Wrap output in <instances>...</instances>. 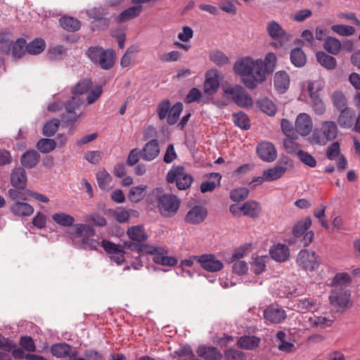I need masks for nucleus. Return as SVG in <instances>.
Listing matches in <instances>:
<instances>
[{
    "label": "nucleus",
    "instance_id": "nucleus-1",
    "mask_svg": "<svg viewBox=\"0 0 360 360\" xmlns=\"http://www.w3.org/2000/svg\"><path fill=\"white\" fill-rule=\"evenodd\" d=\"M50 351L54 356L57 358L68 357V360H106L102 354L91 349L84 351V357H78V352L72 351V347L65 342L53 345Z\"/></svg>",
    "mask_w": 360,
    "mask_h": 360
},
{
    "label": "nucleus",
    "instance_id": "nucleus-2",
    "mask_svg": "<svg viewBox=\"0 0 360 360\" xmlns=\"http://www.w3.org/2000/svg\"><path fill=\"white\" fill-rule=\"evenodd\" d=\"M73 238L77 245L84 250H97L100 243L91 238L95 235L94 229L89 224H74Z\"/></svg>",
    "mask_w": 360,
    "mask_h": 360
},
{
    "label": "nucleus",
    "instance_id": "nucleus-3",
    "mask_svg": "<svg viewBox=\"0 0 360 360\" xmlns=\"http://www.w3.org/2000/svg\"><path fill=\"white\" fill-rule=\"evenodd\" d=\"M92 86V82L89 79H84L80 81L74 86L72 90V96L70 100L65 103V110L69 114H73V119H77L81 114L77 115L76 110L79 108L84 103L82 94L87 92Z\"/></svg>",
    "mask_w": 360,
    "mask_h": 360
},
{
    "label": "nucleus",
    "instance_id": "nucleus-4",
    "mask_svg": "<svg viewBox=\"0 0 360 360\" xmlns=\"http://www.w3.org/2000/svg\"><path fill=\"white\" fill-rule=\"evenodd\" d=\"M338 133L337 124L333 121H324L321 123V131H314L310 137L312 144L325 146L328 142L336 139Z\"/></svg>",
    "mask_w": 360,
    "mask_h": 360
},
{
    "label": "nucleus",
    "instance_id": "nucleus-5",
    "mask_svg": "<svg viewBox=\"0 0 360 360\" xmlns=\"http://www.w3.org/2000/svg\"><path fill=\"white\" fill-rule=\"evenodd\" d=\"M329 301L332 307L339 312L347 310L352 305L351 292L347 288H333Z\"/></svg>",
    "mask_w": 360,
    "mask_h": 360
},
{
    "label": "nucleus",
    "instance_id": "nucleus-6",
    "mask_svg": "<svg viewBox=\"0 0 360 360\" xmlns=\"http://www.w3.org/2000/svg\"><path fill=\"white\" fill-rule=\"evenodd\" d=\"M266 32L269 37L273 40L271 46L278 49L286 45L292 39V35L286 32L281 25L275 20H271L266 24Z\"/></svg>",
    "mask_w": 360,
    "mask_h": 360
},
{
    "label": "nucleus",
    "instance_id": "nucleus-7",
    "mask_svg": "<svg viewBox=\"0 0 360 360\" xmlns=\"http://www.w3.org/2000/svg\"><path fill=\"white\" fill-rule=\"evenodd\" d=\"M167 181L169 184L175 182L179 190H186L191 186L193 179L184 167L174 165L167 174Z\"/></svg>",
    "mask_w": 360,
    "mask_h": 360
},
{
    "label": "nucleus",
    "instance_id": "nucleus-8",
    "mask_svg": "<svg viewBox=\"0 0 360 360\" xmlns=\"http://www.w3.org/2000/svg\"><path fill=\"white\" fill-rule=\"evenodd\" d=\"M224 92L231 95L233 101L239 107L248 108L253 105L254 101L245 89L240 86H229L224 87Z\"/></svg>",
    "mask_w": 360,
    "mask_h": 360
},
{
    "label": "nucleus",
    "instance_id": "nucleus-9",
    "mask_svg": "<svg viewBox=\"0 0 360 360\" xmlns=\"http://www.w3.org/2000/svg\"><path fill=\"white\" fill-rule=\"evenodd\" d=\"M147 249V254L153 256V260L155 264L166 266H174L178 262L176 257L167 256L169 251L166 247L151 245Z\"/></svg>",
    "mask_w": 360,
    "mask_h": 360
},
{
    "label": "nucleus",
    "instance_id": "nucleus-10",
    "mask_svg": "<svg viewBox=\"0 0 360 360\" xmlns=\"http://www.w3.org/2000/svg\"><path fill=\"white\" fill-rule=\"evenodd\" d=\"M297 262L304 269L309 271H314L319 266V257L315 252L309 250H302L299 252Z\"/></svg>",
    "mask_w": 360,
    "mask_h": 360
},
{
    "label": "nucleus",
    "instance_id": "nucleus-11",
    "mask_svg": "<svg viewBox=\"0 0 360 360\" xmlns=\"http://www.w3.org/2000/svg\"><path fill=\"white\" fill-rule=\"evenodd\" d=\"M101 246L104 250L110 255V259L117 265H121L124 262L125 252L122 246L111 243L109 240H103L101 242Z\"/></svg>",
    "mask_w": 360,
    "mask_h": 360
},
{
    "label": "nucleus",
    "instance_id": "nucleus-12",
    "mask_svg": "<svg viewBox=\"0 0 360 360\" xmlns=\"http://www.w3.org/2000/svg\"><path fill=\"white\" fill-rule=\"evenodd\" d=\"M180 200L174 195L165 194L161 196L158 201V208L162 214L167 213H175L180 206Z\"/></svg>",
    "mask_w": 360,
    "mask_h": 360
},
{
    "label": "nucleus",
    "instance_id": "nucleus-13",
    "mask_svg": "<svg viewBox=\"0 0 360 360\" xmlns=\"http://www.w3.org/2000/svg\"><path fill=\"white\" fill-rule=\"evenodd\" d=\"M196 261L200 264L202 269L207 271L216 272L224 267L222 262L218 259L215 255L205 254L200 256H194Z\"/></svg>",
    "mask_w": 360,
    "mask_h": 360
},
{
    "label": "nucleus",
    "instance_id": "nucleus-14",
    "mask_svg": "<svg viewBox=\"0 0 360 360\" xmlns=\"http://www.w3.org/2000/svg\"><path fill=\"white\" fill-rule=\"evenodd\" d=\"M295 127L297 136H307L310 134L313 127L311 117L307 113L299 114L295 120Z\"/></svg>",
    "mask_w": 360,
    "mask_h": 360
},
{
    "label": "nucleus",
    "instance_id": "nucleus-15",
    "mask_svg": "<svg viewBox=\"0 0 360 360\" xmlns=\"http://www.w3.org/2000/svg\"><path fill=\"white\" fill-rule=\"evenodd\" d=\"M264 317L271 323H280L287 317L285 310L278 305H270L264 311Z\"/></svg>",
    "mask_w": 360,
    "mask_h": 360
},
{
    "label": "nucleus",
    "instance_id": "nucleus-16",
    "mask_svg": "<svg viewBox=\"0 0 360 360\" xmlns=\"http://www.w3.org/2000/svg\"><path fill=\"white\" fill-rule=\"evenodd\" d=\"M257 153L261 160L267 162L274 161L277 157L274 146L267 141L262 142L257 146Z\"/></svg>",
    "mask_w": 360,
    "mask_h": 360
},
{
    "label": "nucleus",
    "instance_id": "nucleus-17",
    "mask_svg": "<svg viewBox=\"0 0 360 360\" xmlns=\"http://www.w3.org/2000/svg\"><path fill=\"white\" fill-rule=\"evenodd\" d=\"M207 216V210L200 205L193 207L186 214L185 221L189 224H198L202 223Z\"/></svg>",
    "mask_w": 360,
    "mask_h": 360
},
{
    "label": "nucleus",
    "instance_id": "nucleus-18",
    "mask_svg": "<svg viewBox=\"0 0 360 360\" xmlns=\"http://www.w3.org/2000/svg\"><path fill=\"white\" fill-rule=\"evenodd\" d=\"M160 149L158 140L153 139L146 143L141 150V158L146 161L155 160L160 154Z\"/></svg>",
    "mask_w": 360,
    "mask_h": 360
},
{
    "label": "nucleus",
    "instance_id": "nucleus-19",
    "mask_svg": "<svg viewBox=\"0 0 360 360\" xmlns=\"http://www.w3.org/2000/svg\"><path fill=\"white\" fill-rule=\"evenodd\" d=\"M269 255L274 260L278 262H284L289 259L290 250L288 245L277 243L270 248Z\"/></svg>",
    "mask_w": 360,
    "mask_h": 360
},
{
    "label": "nucleus",
    "instance_id": "nucleus-20",
    "mask_svg": "<svg viewBox=\"0 0 360 360\" xmlns=\"http://www.w3.org/2000/svg\"><path fill=\"white\" fill-rule=\"evenodd\" d=\"M304 321L307 324V326L316 329H323L330 326L333 323L332 319L314 314L305 316Z\"/></svg>",
    "mask_w": 360,
    "mask_h": 360
},
{
    "label": "nucleus",
    "instance_id": "nucleus-21",
    "mask_svg": "<svg viewBox=\"0 0 360 360\" xmlns=\"http://www.w3.org/2000/svg\"><path fill=\"white\" fill-rule=\"evenodd\" d=\"M255 60L250 57H244L238 60L234 65V71L241 76H250Z\"/></svg>",
    "mask_w": 360,
    "mask_h": 360
},
{
    "label": "nucleus",
    "instance_id": "nucleus-22",
    "mask_svg": "<svg viewBox=\"0 0 360 360\" xmlns=\"http://www.w3.org/2000/svg\"><path fill=\"white\" fill-rule=\"evenodd\" d=\"M198 356L205 360H220L221 353L214 347L201 345L196 350Z\"/></svg>",
    "mask_w": 360,
    "mask_h": 360
},
{
    "label": "nucleus",
    "instance_id": "nucleus-23",
    "mask_svg": "<svg viewBox=\"0 0 360 360\" xmlns=\"http://www.w3.org/2000/svg\"><path fill=\"white\" fill-rule=\"evenodd\" d=\"M243 215L252 219L259 217L262 209L261 204L254 200H249L242 204Z\"/></svg>",
    "mask_w": 360,
    "mask_h": 360
},
{
    "label": "nucleus",
    "instance_id": "nucleus-24",
    "mask_svg": "<svg viewBox=\"0 0 360 360\" xmlns=\"http://www.w3.org/2000/svg\"><path fill=\"white\" fill-rule=\"evenodd\" d=\"M274 86L281 94L285 93L290 85V77L285 71L277 72L274 75Z\"/></svg>",
    "mask_w": 360,
    "mask_h": 360
},
{
    "label": "nucleus",
    "instance_id": "nucleus-25",
    "mask_svg": "<svg viewBox=\"0 0 360 360\" xmlns=\"http://www.w3.org/2000/svg\"><path fill=\"white\" fill-rule=\"evenodd\" d=\"M340 112L338 123L342 128H350L354 124L355 112L352 108H347Z\"/></svg>",
    "mask_w": 360,
    "mask_h": 360
},
{
    "label": "nucleus",
    "instance_id": "nucleus-26",
    "mask_svg": "<svg viewBox=\"0 0 360 360\" xmlns=\"http://www.w3.org/2000/svg\"><path fill=\"white\" fill-rule=\"evenodd\" d=\"M12 185L19 189H23L27 183V176L25 171L22 167L15 168L11 176Z\"/></svg>",
    "mask_w": 360,
    "mask_h": 360
},
{
    "label": "nucleus",
    "instance_id": "nucleus-27",
    "mask_svg": "<svg viewBox=\"0 0 360 360\" xmlns=\"http://www.w3.org/2000/svg\"><path fill=\"white\" fill-rule=\"evenodd\" d=\"M11 212L17 216H30L34 212V208L25 202L16 201L11 206Z\"/></svg>",
    "mask_w": 360,
    "mask_h": 360
},
{
    "label": "nucleus",
    "instance_id": "nucleus-28",
    "mask_svg": "<svg viewBox=\"0 0 360 360\" xmlns=\"http://www.w3.org/2000/svg\"><path fill=\"white\" fill-rule=\"evenodd\" d=\"M287 168L283 165H275L273 167L265 169L264 172L265 181H274L282 177L286 172Z\"/></svg>",
    "mask_w": 360,
    "mask_h": 360
},
{
    "label": "nucleus",
    "instance_id": "nucleus-29",
    "mask_svg": "<svg viewBox=\"0 0 360 360\" xmlns=\"http://www.w3.org/2000/svg\"><path fill=\"white\" fill-rule=\"evenodd\" d=\"M39 154L35 150H30L25 152L20 158L21 164L27 168L34 167L39 161Z\"/></svg>",
    "mask_w": 360,
    "mask_h": 360
},
{
    "label": "nucleus",
    "instance_id": "nucleus-30",
    "mask_svg": "<svg viewBox=\"0 0 360 360\" xmlns=\"http://www.w3.org/2000/svg\"><path fill=\"white\" fill-rule=\"evenodd\" d=\"M260 342L261 339L258 337L245 335L238 340L237 345L241 349L251 350L257 348Z\"/></svg>",
    "mask_w": 360,
    "mask_h": 360
},
{
    "label": "nucleus",
    "instance_id": "nucleus-31",
    "mask_svg": "<svg viewBox=\"0 0 360 360\" xmlns=\"http://www.w3.org/2000/svg\"><path fill=\"white\" fill-rule=\"evenodd\" d=\"M269 73L266 68L264 66V63L261 59H257L254 62V67L250 76L259 83L262 82L266 78V74Z\"/></svg>",
    "mask_w": 360,
    "mask_h": 360
},
{
    "label": "nucleus",
    "instance_id": "nucleus-32",
    "mask_svg": "<svg viewBox=\"0 0 360 360\" xmlns=\"http://www.w3.org/2000/svg\"><path fill=\"white\" fill-rule=\"evenodd\" d=\"M97 63L103 70L110 69L115 63V52L112 49L104 50Z\"/></svg>",
    "mask_w": 360,
    "mask_h": 360
},
{
    "label": "nucleus",
    "instance_id": "nucleus-33",
    "mask_svg": "<svg viewBox=\"0 0 360 360\" xmlns=\"http://www.w3.org/2000/svg\"><path fill=\"white\" fill-rule=\"evenodd\" d=\"M318 62L328 70H333L337 66L336 59L323 51H319L316 54Z\"/></svg>",
    "mask_w": 360,
    "mask_h": 360
},
{
    "label": "nucleus",
    "instance_id": "nucleus-34",
    "mask_svg": "<svg viewBox=\"0 0 360 360\" xmlns=\"http://www.w3.org/2000/svg\"><path fill=\"white\" fill-rule=\"evenodd\" d=\"M143 6L141 5H134L123 11L117 17L120 22H125L133 19L141 13Z\"/></svg>",
    "mask_w": 360,
    "mask_h": 360
},
{
    "label": "nucleus",
    "instance_id": "nucleus-35",
    "mask_svg": "<svg viewBox=\"0 0 360 360\" xmlns=\"http://www.w3.org/2000/svg\"><path fill=\"white\" fill-rule=\"evenodd\" d=\"M96 179L101 189L109 191L111 188L110 183L111 182L112 176L105 169H100L96 173Z\"/></svg>",
    "mask_w": 360,
    "mask_h": 360
},
{
    "label": "nucleus",
    "instance_id": "nucleus-36",
    "mask_svg": "<svg viewBox=\"0 0 360 360\" xmlns=\"http://www.w3.org/2000/svg\"><path fill=\"white\" fill-rule=\"evenodd\" d=\"M342 48L341 42L333 37H328L325 39L323 49L329 53L337 55Z\"/></svg>",
    "mask_w": 360,
    "mask_h": 360
},
{
    "label": "nucleus",
    "instance_id": "nucleus-37",
    "mask_svg": "<svg viewBox=\"0 0 360 360\" xmlns=\"http://www.w3.org/2000/svg\"><path fill=\"white\" fill-rule=\"evenodd\" d=\"M127 235L131 240L137 242H143L148 238L145 230L141 226H134L129 228L127 231Z\"/></svg>",
    "mask_w": 360,
    "mask_h": 360
},
{
    "label": "nucleus",
    "instance_id": "nucleus-38",
    "mask_svg": "<svg viewBox=\"0 0 360 360\" xmlns=\"http://www.w3.org/2000/svg\"><path fill=\"white\" fill-rule=\"evenodd\" d=\"M331 98L333 105L338 111L349 108L347 99L342 91H335L333 93Z\"/></svg>",
    "mask_w": 360,
    "mask_h": 360
},
{
    "label": "nucleus",
    "instance_id": "nucleus-39",
    "mask_svg": "<svg viewBox=\"0 0 360 360\" xmlns=\"http://www.w3.org/2000/svg\"><path fill=\"white\" fill-rule=\"evenodd\" d=\"M53 220L58 225L69 227L74 224L75 218L65 212H58L52 215Z\"/></svg>",
    "mask_w": 360,
    "mask_h": 360
},
{
    "label": "nucleus",
    "instance_id": "nucleus-40",
    "mask_svg": "<svg viewBox=\"0 0 360 360\" xmlns=\"http://www.w3.org/2000/svg\"><path fill=\"white\" fill-rule=\"evenodd\" d=\"M269 260L268 256H256L252 257L251 267L255 274H260L266 269V265Z\"/></svg>",
    "mask_w": 360,
    "mask_h": 360
},
{
    "label": "nucleus",
    "instance_id": "nucleus-41",
    "mask_svg": "<svg viewBox=\"0 0 360 360\" xmlns=\"http://www.w3.org/2000/svg\"><path fill=\"white\" fill-rule=\"evenodd\" d=\"M46 47V43L44 39L37 38L26 45V51L32 55H37L41 53Z\"/></svg>",
    "mask_w": 360,
    "mask_h": 360
},
{
    "label": "nucleus",
    "instance_id": "nucleus-42",
    "mask_svg": "<svg viewBox=\"0 0 360 360\" xmlns=\"http://www.w3.org/2000/svg\"><path fill=\"white\" fill-rule=\"evenodd\" d=\"M311 225L310 217H306L302 220L297 221L292 228V234L295 237H301Z\"/></svg>",
    "mask_w": 360,
    "mask_h": 360
},
{
    "label": "nucleus",
    "instance_id": "nucleus-43",
    "mask_svg": "<svg viewBox=\"0 0 360 360\" xmlns=\"http://www.w3.org/2000/svg\"><path fill=\"white\" fill-rule=\"evenodd\" d=\"M350 281L351 278L347 273H338L333 278L331 286L333 288H346Z\"/></svg>",
    "mask_w": 360,
    "mask_h": 360
},
{
    "label": "nucleus",
    "instance_id": "nucleus-44",
    "mask_svg": "<svg viewBox=\"0 0 360 360\" xmlns=\"http://www.w3.org/2000/svg\"><path fill=\"white\" fill-rule=\"evenodd\" d=\"M61 27L70 32H75L80 28L81 23L77 19L72 17H63L60 19Z\"/></svg>",
    "mask_w": 360,
    "mask_h": 360
},
{
    "label": "nucleus",
    "instance_id": "nucleus-45",
    "mask_svg": "<svg viewBox=\"0 0 360 360\" xmlns=\"http://www.w3.org/2000/svg\"><path fill=\"white\" fill-rule=\"evenodd\" d=\"M292 63L296 67H302L305 65L307 59L304 51L300 48H295L290 53Z\"/></svg>",
    "mask_w": 360,
    "mask_h": 360
},
{
    "label": "nucleus",
    "instance_id": "nucleus-46",
    "mask_svg": "<svg viewBox=\"0 0 360 360\" xmlns=\"http://www.w3.org/2000/svg\"><path fill=\"white\" fill-rule=\"evenodd\" d=\"M286 333L282 330L276 333V338L280 342L278 345V349L283 352L290 353L294 348V345L292 342L285 340Z\"/></svg>",
    "mask_w": 360,
    "mask_h": 360
},
{
    "label": "nucleus",
    "instance_id": "nucleus-47",
    "mask_svg": "<svg viewBox=\"0 0 360 360\" xmlns=\"http://www.w3.org/2000/svg\"><path fill=\"white\" fill-rule=\"evenodd\" d=\"M219 86V82L217 75H214L213 77L207 76L204 83L205 93L212 95L214 94Z\"/></svg>",
    "mask_w": 360,
    "mask_h": 360
},
{
    "label": "nucleus",
    "instance_id": "nucleus-48",
    "mask_svg": "<svg viewBox=\"0 0 360 360\" xmlns=\"http://www.w3.org/2000/svg\"><path fill=\"white\" fill-rule=\"evenodd\" d=\"M183 110V105L181 103H176L171 107L169 114L167 117V122L169 125L176 124L179 120V115Z\"/></svg>",
    "mask_w": 360,
    "mask_h": 360
},
{
    "label": "nucleus",
    "instance_id": "nucleus-49",
    "mask_svg": "<svg viewBox=\"0 0 360 360\" xmlns=\"http://www.w3.org/2000/svg\"><path fill=\"white\" fill-rule=\"evenodd\" d=\"M233 120L235 124L242 129H249L250 122L247 115L243 112H238L233 115Z\"/></svg>",
    "mask_w": 360,
    "mask_h": 360
},
{
    "label": "nucleus",
    "instance_id": "nucleus-50",
    "mask_svg": "<svg viewBox=\"0 0 360 360\" xmlns=\"http://www.w3.org/2000/svg\"><path fill=\"white\" fill-rule=\"evenodd\" d=\"M26 51V41L20 38L15 41L11 47V54L15 58H21Z\"/></svg>",
    "mask_w": 360,
    "mask_h": 360
},
{
    "label": "nucleus",
    "instance_id": "nucleus-51",
    "mask_svg": "<svg viewBox=\"0 0 360 360\" xmlns=\"http://www.w3.org/2000/svg\"><path fill=\"white\" fill-rule=\"evenodd\" d=\"M56 143L53 139H41L37 143V149L42 153H48L53 150Z\"/></svg>",
    "mask_w": 360,
    "mask_h": 360
},
{
    "label": "nucleus",
    "instance_id": "nucleus-52",
    "mask_svg": "<svg viewBox=\"0 0 360 360\" xmlns=\"http://www.w3.org/2000/svg\"><path fill=\"white\" fill-rule=\"evenodd\" d=\"M260 110L268 115H274L276 112L275 104L269 99L264 98L258 101Z\"/></svg>",
    "mask_w": 360,
    "mask_h": 360
},
{
    "label": "nucleus",
    "instance_id": "nucleus-53",
    "mask_svg": "<svg viewBox=\"0 0 360 360\" xmlns=\"http://www.w3.org/2000/svg\"><path fill=\"white\" fill-rule=\"evenodd\" d=\"M146 188V186L144 185L132 187L129 193V200L134 202L141 201L144 197V191Z\"/></svg>",
    "mask_w": 360,
    "mask_h": 360
},
{
    "label": "nucleus",
    "instance_id": "nucleus-54",
    "mask_svg": "<svg viewBox=\"0 0 360 360\" xmlns=\"http://www.w3.org/2000/svg\"><path fill=\"white\" fill-rule=\"evenodd\" d=\"M210 60L217 65H223L229 63V57L222 51L214 50L210 54Z\"/></svg>",
    "mask_w": 360,
    "mask_h": 360
},
{
    "label": "nucleus",
    "instance_id": "nucleus-55",
    "mask_svg": "<svg viewBox=\"0 0 360 360\" xmlns=\"http://www.w3.org/2000/svg\"><path fill=\"white\" fill-rule=\"evenodd\" d=\"M331 30L340 36L348 37L352 35L355 32L353 27L345 25H333Z\"/></svg>",
    "mask_w": 360,
    "mask_h": 360
},
{
    "label": "nucleus",
    "instance_id": "nucleus-56",
    "mask_svg": "<svg viewBox=\"0 0 360 360\" xmlns=\"http://www.w3.org/2000/svg\"><path fill=\"white\" fill-rule=\"evenodd\" d=\"M60 121L57 119L47 122L43 128V134L46 136H53L58 130Z\"/></svg>",
    "mask_w": 360,
    "mask_h": 360
},
{
    "label": "nucleus",
    "instance_id": "nucleus-57",
    "mask_svg": "<svg viewBox=\"0 0 360 360\" xmlns=\"http://www.w3.org/2000/svg\"><path fill=\"white\" fill-rule=\"evenodd\" d=\"M297 156L303 164L312 168L316 166V159L309 153L300 150L297 151Z\"/></svg>",
    "mask_w": 360,
    "mask_h": 360
},
{
    "label": "nucleus",
    "instance_id": "nucleus-58",
    "mask_svg": "<svg viewBox=\"0 0 360 360\" xmlns=\"http://www.w3.org/2000/svg\"><path fill=\"white\" fill-rule=\"evenodd\" d=\"M249 190L246 188H238L231 192L230 198L233 201L240 202L248 197Z\"/></svg>",
    "mask_w": 360,
    "mask_h": 360
},
{
    "label": "nucleus",
    "instance_id": "nucleus-59",
    "mask_svg": "<svg viewBox=\"0 0 360 360\" xmlns=\"http://www.w3.org/2000/svg\"><path fill=\"white\" fill-rule=\"evenodd\" d=\"M171 108V103L169 100H164L161 101L157 108V112L160 120L165 119Z\"/></svg>",
    "mask_w": 360,
    "mask_h": 360
},
{
    "label": "nucleus",
    "instance_id": "nucleus-60",
    "mask_svg": "<svg viewBox=\"0 0 360 360\" xmlns=\"http://www.w3.org/2000/svg\"><path fill=\"white\" fill-rule=\"evenodd\" d=\"M297 307L301 310H314L317 308V302L311 298L301 299L298 301Z\"/></svg>",
    "mask_w": 360,
    "mask_h": 360
},
{
    "label": "nucleus",
    "instance_id": "nucleus-61",
    "mask_svg": "<svg viewBox=\"0 0 360 360\" xmlns=\"http://www.w3.org/2000/svg\"><path fill=\"white\" fill-rule=\"evenodd\" d=\"M298 138L287 137L283 141V146L288 153H296L299 151V145L295 141Z\"/></svg>",
    "mask_w": 360,
    "mask_h": 360
},
{
    "label": "nucleus",
    "instance_id": "nucleus-62",
    "mask_svg": "<svg viewBox=\"0 0 360 360\" xmlns=\"http://www.w3.org/2000/svg\"><path fill=\"white\" fill-rule=\"evenodd\" d=\"M236 2V0H223L219 4V8L227 13L235 15L237 13Z\"/></svg>",
    "mask_w": 360,
    "mask_h": 360
},
{
    "label": "nucleus",
    "instance_id": "nucleus-63",
    "mask_svg": "<svg viewBox=\"0 0 360 360\" xmlns=\"http://www.w3.org/2000/svg\"><path fill=\"white\" fill-rule=\"evenodd\" d=\"M108 13L107 9L103 7L94 8L86 11L87 15L96 20L103 19Z\"/></svg>",
    "mask_w": 360,
    "mask_h": 360
},
{
    "label": "nucleus",
    "instance_id": "nucleus-64",
    "mask_svg": "<svg viewBox=\"0 0 360 360\" xmlns=\"http://www.w3.org/2000/svg\"><path fill=\"white\" fill-rule=\"evenodd\" d=\"M340 146L338 141L333 142L328 146L326 150V157L330 160H335L340 155Z\"/></svg>",
    "mask_w": 360,
    "mask_h": 360
}]
</instances>
